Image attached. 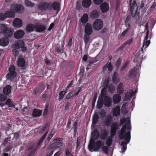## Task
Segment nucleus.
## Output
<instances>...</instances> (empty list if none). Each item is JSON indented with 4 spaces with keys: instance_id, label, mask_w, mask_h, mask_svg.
Instances as JSON below:
<instances>
[{
    "instance_id": "nucleus-55",
    "label": "nucleus",
    "mask_w": 156,
    "mask_h": 156,
    "mask_svg": "<svg viewBox=\"0 0 156 156\" xmlns=\"http://www.w3.org/2000/svg\"><path fill=\"white\" fill-rule=\"evenodd\" d=\"M25 5L27 6L33 7L34 5V4L28 0H26L25 1Z\"/></svg>"
},
{
    "instance_id": "nucleus-6",
    "label": "nucleus",
    "mask_w": 156,
    "mask_h": 156,
    "mask_svg": "<svg viewBox=\"0 0 156 156\" xmlns=\"http://www.w3.org/2000/svg\"><path fill=\"white\" fill-rule=\"evenodd\" d=\"M130 10L133 17H135L137 15V6L135 0H130Z\"/></svg>"
},
{
    "instance_id": "nucleus-27",
    "label": "nucleus",
    "mask_w": 156,
    "mask_h": 156,
    "mask_svg": "<svg viewBox=\"0 0 156 156\" xmlns=\"http://www.w3.org/2000/svg\"><path fill=\"white\" fill-rule=\"evenodd\" d=\"M12 87L9 85H7L4 87L3 89V93L5 95H9L11 92Z\"/></svg>"
},
{
    "instance_id": "nucleus-39",
    "label": "nucleus",
    "mask_w": 156,
    "mask_h": 156,
    "mask_svg": "<svg viewBox=\"0 0 156 156\" xmlns=\"http://www.w3.org/2000/svg\"><path fill=\"white\" fill-rule=\"evenodd\" d=\"M5 105H7L8 107H14L15 104L11 99H8L5 103Z\"/></svg>"
},
{
    "instance_id": "nucleus-2",
    "label": "nucleus",
    "mask_w": 156,
    "mask_h": 156,
    "mask_svg": "<svg viewBox=\"0 0 156 156\" xmlns=\"http://www.w3.org/2000/svg\"><path fill=\"white\" fill-rule=\"evenodd\" d=\"M119 127V124L117 122H113L111 125L110 132V136H108L106 141V144L108 146H109L112 144V138L116 135L117 130L118 129Z\"/></svg>"
},
{
    "instance_id": "nucleus-10",
    "label": "nucleus",
    "mask_w": 156,
    "mask_h": 156,
    "mask_svg": "<svg viewBox=\"0 0 156 156\" xmlns=\"http://www.w3.org/2000/svg\"><path fill=\"white\" fill-rule=\"evenodd\" d=\"M38 9L42 11H44L47 9L49 10H52L51 6L49 4L46 2H42L37 7Z\"/></svg>"
},
{
    "instance_id": "nucleus-36",
    "label": "nucleus",
    "mask_w": 156,
    "mask_h": 156,
    "mask_svg": "<svg viewBox=\"0 0 156 156\" xmlns=\"http://www.w3.org/2000/svg\"><path fill=\"white\" fill-rule=\"evenodd\" d=\"M5 15L6 18H13L15 17V14L13 11H8L5 12Z\"/></svg>"
},
{
    "instance_id": "nucleus-11",
    "label": "nucleus",
    "mask_w": 156,
    "mask_h": 156,
    "mask_svg": "<svg viewBox=\"0 0 156 156\" xmlns=\"http://www.w3.org/2000/svg\"><path fill=\"white\" fill-rule=\"evenodd\" d=\"M63 145V143L62 142L58 141L55 142L54 143L51 144L48 147V150H51L54 148H58Z\"/></svg>"
},
{
    "instance_id": "nucleus-15",
    "label": "nucleus",
    "mask_w": 156,
    "mask_h": 156,
    "mask_svg": "<svg viewBox=\"0 0 156 156\" xmlns=\"http://www.w3.org/2000/svg\"><path fill=\"white\" fill-rule=\"evenodd\" d=\"M9 42V38L6 37H3L0 39V45L2 46H6L8 44Z\"/></svg>"
},
{
    "instance_id": "nucleus-61",
    "label": "nucleus",
    "mask_w": 156,
    "mask_h": 156,
    "mask_svg": "<svg viewBox=\"0 0 156 156\" xmlns=\"http://www.w3.org/2000/svg\"><path fill=\"white\" fill-rule=\"evenodd\" d=\"M63 93L64 92L63 91H61L59 92L58 96L59 99V100H62L64 98L65 94H64Z\"/></svg>"
},
{
    "instance_id": "nucleus-47",
    "label": "nucleus",
    "mask_w": 156,
    "mask_h": 156,
    "mask_svg": "<svg viewBox=\"0 0 156 156\" xmlns=\"http://www.w3.org/2000/svg\"><path fill=\"white\" fill-rule=\"evenodd\" d=\"M125 122L129 123L130 120L128 119H126L124 118L122 119H121L119 122L120 125L123 124Z\"/></svg>"
},
{
    "instance_id": "nucleus-33",
    "label": "nucleus",
    "mask_w": 156,
    "mask_h": 156,
    "mask_svg": "<svg viewBox=\"0 0 156 156\" xmlns=\"http://www.w3.org/2000/svg\"><path fill=\"white\" fill-rule=\"evenodd\" d=\"M100 8L102 12H105L109 10V6L108 5L106 2H104L100 5Z\"/></svg>"
},
{
    "instance_id": "nucleus-45",
    "label": "nucleus",
    "mask_w": 156,
    "mask_h": 156,
    "mask_svg": "<svg viewBox=\"0 0 156 156\" xmlns=\"http://www.w3.org/2000/svg\"><path fill=\"white\" fill-rule=\"evenodd\" d=\"M48 133V132L47 131L43 135V136L41 138L40 140L39 141L38 143L37 144V148H38L40 146L41 144L43 142L44 140L45 139V137H46L47 134Z\"/></svg>"
},
{
    "instance_id": "nucleus-26",
    "label": "nucleus",
    "mask_w": 156,
    "mask_h": 156,
    "mask_svg": "<svg viewBox=\"0 0 156 156\" xmlns=\"http://www.w3.org/2000/svg\"><path fill=\"white\" fill-rule=\"evenodd\" d=\"M55 129H52L51 131L50 134L47 138V139L45 142V145L48 144L50 142V140L51 138L52 137L53 135L55 133Z\"/></svg>"
},
{
    "instance_id": "nucleus-21",
    "label": "nucleus",
    "mask_w": 156,
    "mask_h": 156,
    "mask_svg": "<svg viewBox=\"0 0 156 156\" xmlns=\"http://www.w3.org/2000/svg\"><path fill=\"white\" fill-rule=\"evenodd\" d=\"M149 33V30H148L147 32V34L146 35L145 39L144 40V42L141 49H143V48H144L145 45V48H147L150 43V40H148V38Z\"/></svg>"
},
{
    "instance_id": "nucleus-22",
    "label": "nucleus",
    "mask_w": 156,
    "mask_h": 156,
    "mask_svg": "<svg viewBox=\"0 0 156 156\" xmlns=\"http://www.w3.org/2000/svg\"><path fill=\"white\" fill-rule=\"evenodd\" d=\"M49 5L51 6L52 10L53 9L54 10H57L58 12L59 11L60 8V5L57 2H55L52 4H49Z\"/></svg>"
},
{
    "instance_id": "nucleus-63",
    "label": "nucleus",
    "mask_w": 156,
    "mask_h": 156,
    "mask_svg": "<svg viewBox=\"0 0 156 156\" xmlns=\"http://www.w3.org/2000/svg\"><path fill=\"white\" fill-rule=\"evenodd\" d=\"M48 112V107L47 106H46L44 109V111L43 112V115L44 117H45L46 116Z\"/></svg>"
},
{
    "instance_id": "nucleus-53",
    "label": "nucleus",
    "mask_w": 156,
    "mask_h": 156,
    "mask_svg": "<svg viewBox=\"0 0 156 156\" xmlns=\"http://www.w3.org/2000/svg\"><path fill=\"white\" fill-rule=\"evenodd\" d=\"M102 150L106 154H108V147L106 146H103L101 147Z\"/></svg>"
},
{
    "instance_id": "nucleus-49",
    "label": "nucleus",
    "mask_w": 156,
    "mask_h": 156,
    "mask_svg": "<svg viewBox=\"0 0 156 156\" xmlns=\"http://www.w3.org/2000/svg\"><path fill=\"white\" fill-rule=\"evenodd\" d=\"M88 17L87 14H84L81 18V21L83 23H86L88 20Z\"/></svg>"
},
{
    "instance_id": "nucleus-42",
    "label": "nucleus",
    "mask_w": 156,
    "mask_h": 156,
    "mask_svg": "<svg viewBox=\"0 0 156 156\" xmlns=\"http://www.w3.org/2000/svg\"><path fill=\"white\" fill-rule=\"evenodd\" d=\"M136 92H134L133 90L131 92H127L125 94V96L126 98L127 99H129L133 96Z\"/></svg>"
},
{
    "instance_id": "nucleus-57",
    "label": "nucleus",
    "mask_w": 156,
    "mask_h": 156,
    "mask_svg": "<svg viewBox=\"0 0 156 156\" xmlns=\"http://www.w3.org/2000/svg\"><path fill=\"white\" fill-rule=\"evenodd\" d=\"M12 148V146L11 145H9L4 149L3 150V151L5 152H8L10 151Z\"/></svg>"
},
{
    "instance_id": "nucleus-5",
    "label": "nucleus",
    "mask_w": 156,
    "mask_h": 156,
    "mask_svg": "<svg viewBox=\"0 0 156 156\" xmlns=\"http://www.w3.org/2000/svg\"><path fill=\"white\" fill-rule=\"evenodd\" d=\"M136 54L133 59V62L137 63V64H141L143 56L144 55V49H137L136 51Z\"/></svg>"
},
{
    "instance_id": "nucleus-30",
    "label": "nucleus",
    "mask_w": 156,
    "mask_h": 156,
    "mask_svg": "<svg viewBox=\"0 0 156 156\" xmlns=\"http://www.w3.org/2000/svg\"><path fill=\"white\" fill-rule=\"evenodd\" d=\"M17 76L16 72L11 73L9 72L6 76V77L8 80H12L14 79Z\"/></svg>"
},
{
    "instance_id": "nucleus-17",
    "label": "nucleus",
    "mask_w": 156,
    "mask_h": 156,
    "mask_svg": "<svg viewBox=\"0 0 156 156\" xmlns=\"http://www.w3.org/2000/svg\"><path fill=\"white\" fill-rule=\"evenodd\" d=\"M22 24V21L21 19L19 18H15L13 22V25L16 27L19 28L21 27Z\"/></svg>"
},
{
    "instance_id": "nucleus-16",
    "label": "nucleus",
    "mask_w": 156,
    "mask_h": 156,
    "mask_svg": "<svg viewBox=\"0 0 156 156\" xmlns=\"http://www.w3.org/2000/svg\"><path fill=\"white\" fill-rule=\"evenodd\" d=\"M137 73V69L134 67L129 71L128 76L130 78H134L136 77Z\"/></svg>"
},
{
    "instance_id": "nucleus-14",
    "label": "nucleus",
    "mask_w": 156,
    "mask_h": 156,
    "mask_svg": "<svg viewBox=\"0 0 156 156\" xmlns=\"http://www.w3.org/2000/svg\"><path fill=\"white\" fill-rule=\"evenodd\" d=\"M79 89L77 91L76 93L75 92V90H73L69 92L68 94H67L66 97V98L68 99H70L71 97L75 96V95H78L79 94V92L81 90V88L80 87H79Z\"/></svg>"
},
{
    "instance_id": "nucleus-59",
    "label": "nucleus",
    "mask_w": 156,
    "mask_h": 156,
    "mask_svg": "<svg viewBox=\"0 0 156 156\" xmlns=\"http://www.w3.org/2000/svg\"><path fill=\"white\" fill-rule=\"evenodd\" d=\"M16 68L15 66L11 65L9 68V72L11 73L16 72L15 71Z\"/></svg>"
},
{
    "instance_id": "nucleus-31",
    "label": "nucleus",
    "mask_w": 156,
    "mask_h": 156,
    "mask_svg": "<svg viewBox=\"0 0 156 156\" xmlns=\"http://www.w3.org/2000/svg\"><path fill=\"white\" fill-rule=\"evenodd\" d=\"M99 132L98 130L96 129H94L91 134L92 140H97L99 137Z\"/></svg>"
},
{
    "instance_id": "nucleus-25",
    "label": "nucleus",
    "mask_w": 156,
    "mask_h": 156,
    "mask_svg": "<svg viewBox=\"0 0 156 156\" xmlns=\"http://www.w3.org/2000/svg\"><path fill=\"white\" fill-rule=\"evenodd\" d=\"M42 113L41 110L37 108H34L32 112V116L33 117H36L40 116Z\"/></svg>"
},
{
    "instance_id": "nucleus-28",
    "label": "nucleus",
    "mask_w": 156,
    "mask_h": 156,
    "mask_svg": "<svg viewBox=\"0 0 156 156\" xmlns=\"http://www.w3.org/2000/svg\"><path fill=\"white\" fill-rule=\"evenodd\" d=\"M112 80L116 84L119 82V74L117 72H115L113 73L112 77Z\"/></svg>"
},
{
    "instance_id": "nucleus-54",
    "label": "nucleus",
    "mask_w": 156,
    "mask_h": 156,
    "mask_svg": "<svg viewBox=\"0 0 156 156\" xmlns=\"http://www.w3.org/2000/svg\"><path fill=\"white\" fill-rule=\"evenodd\" d=\"M106 90L105 89H103L102 90L101 92V96L102 98L105 97H108V96L106 95Z\"/></svg>"
},
{
    "instance_id": "nucleus-56",
    "label": "nucleus",
    "mask_w": 156,
    "mask_h": 156,
    "mask_svg": "<svg viewBox=\"0 0 156 156\" xmlns=\"http://www.w3.org/2000/svg\"><path fill=\"white\" fill-rule=\"evenodd\" d=\"M103 104V101H98L97 105V108L99 109H101L102 107Z\"/></svg>"
},
{
    "instance_id": "nucleus-43",
    "label": "nucleus",
    "mask_w": 156,
    "mask_h": 156,
    "mask_svg": "<svg viewBox=\"0 0 156 156\" xmlns=\"http://www.w3.org/2000/svg\"><path fill=\"white\" fill-rule=\"evenodd\" d=\"M107 68L108 69V70L109 71H111L113 68V66L111 65V62H109L108 64V63L106 64V65L103 67V71L105 70Z\"/></svg>"
},
{
    "instance_id": "nucleus-41",
    "label": "nucleus",
    "mask_w": 156,
    "mask_h": 156,
    "mask_svg": "<svg viewBox=\"0 0 156 156\" xmlns=\"http://www.w3.org/2000/svg\"><path fill=\"white\" fill-rule=\"evenodd\" d=\"M91 3V0H83L82 2L83 6L85 8L88 7Z\"/></svg>"
},
{
    "instance_id": "nucleus-4",
    "label": "nucleus",
    "mask_w": 156,
    "mask_h": 156,
    "mask_svg": "<svg viewBox=\"0 0 156 156\" xmlns=\"http://www.w3.org/2000/svg\"><path fill=\"white\" fill-rule=\"evenodd\" d=\"M14 31L12 29L8 28L6 25L0 24V33L4 34L8 37H10L13 35Z\"/></svg>"
},
{
    "instance_id": "nucleus-50",
    "label": "nucleus",
    "mask_w": 156,
    "mask_h": 156,
    "mask_svg": "<svg viewBox=\"0 0 156 156\" xmlns=\"http://www.w3.org/2000/svg\"><path fill=\"white\" fill-rule=\"evenodd\" d=\"M7 98V96L3 94L0 93V102H2L5 101Z\"/></svg>"
},
{
    "instance_id": "nucleus-32",
    "label": "nucleus",
    "mask_w": 156,
    "mask_h": 156,
    "mask_svg": "<svg viewBox=\"0 0 156 156\" xmlns=\"http://www.w3.org/2000/svg\"><path fill=\"white\" fill-rule=\"evenodd\" d=\"M123 85V83L122 82L120 83L118 85L117 90V93L119 94H121L124 91L122 87Z\"/></svg>"
},
{
    "instance_id": "nucleus-46",
    "label": "nucleus",
    "mask_w": 156,
    "mask_h": 156,
    "mask_svg": "<svg viewBox=\"0 0 156 156\" xmlns=\"http://www.w3.org/2000/svg\"><path fill=\"white\" fill-rule=\"evenodd\" d=\"M43 91V90L40 87L37 86L36 88L33 91V94L36 95L37 94H40Z\"/></svg>"
},
{
    "instance_id": "nucleus-51",
    "label": "nucleus",
    "mask_w": 156,
    "mask_h": 156,
    "mask_svg": "<svg viewBox=\"0 0 156 156\" xmlns=\"http://www.w3.org/2000/svg\"><path fill=\"white\" fill-rule=\"evenodd\" d=\"M108 91L110 93H112L114 90V87L112 84H110L108 86Z\"/></svg>"
},
{
    "instance_id": "nucleus-23",
    "label": "nucleus",
    "mask_w": 156,
    "mask_h": 156,
    "mask_svg": "<svg viewBox=\"0 0 156 156\" xmlns=\"http://www.w3.org/2000/svg\"><path fill=\"white\" fill-rule=\"evenodd\" d=\"M24 33L22 30H19L16 31L14 34V36L15 38L19 39L22 38L24 35Z\"/></svg>"
},
{
    "instance_id": "nucleus-13",
    "label": "nucleus",
    "mask_w": 156,
    "mask_h": 156,
    "mask_svg": "<svg viewBox=\"0 0 156 156\" xmlns=\"http://www.w3.org/2000/svg\"><path fill=\"white\" fill-rule=\"evenodd\" d=\"M103 103L105 107H109L111 106L112 103V99L109 96L105 97L103 98Z\"/></svg>"
},
{
    "instance_id": "nucleus-7",
    "label": "nucleus",
    "mask_w": 156,
    "mask_h": 156,
    "mask_svg": "<svg viewBox=\"0 0 156 156\" xmlns=\"http://www.w3.org/2000/svg\"><path fill=\"white\" fill-rule=\"evenodd\" d=\"M113 117L111 114H108L103 119V123L105 126H111V125L113 123Z\"/></svg>"
},
{
    "instance_id": "nucleus-35",
    "label": "nucleus",
    "mask_w": 156,
    "mask_h": 156,
    "mask_svg": "<svg viewBox=\"0 0 156 156\" xmlns=\"http://www.w3.org/2000/svg\"><path fill=\"white\" fill-rule=\"evenodd\" d=\"M72 151V149L71 147L68 146L65 150V154L66 156H73V155L71 153Z\"/></svg>"
},
{
    "instance_id": "nucleus-40",
    "label": "nucleus",
    "mask_w": 156,
    "mask_h": 156,
    "mask_svg": "<svg viewBox=\"0 0 156 156\" xmlns=\"http://www.w3.org/2000/svg\"><path fill=\"white\" fill-rule=\"evenodd\" d=\"M35 29V26L32 24L28 25L26 27V31L27 32H31Z\"/></svg>"
},
{
    "instance_id": "nucleus-44",
    "label": "nucleus",
    "mask_w": 156,
    "mask_h": 156,
    "mask_svg": "<svg viewBox=\"0 0 156 156\" xmlns=\"http://www.w3.org/2000/svg\"><path fill=\"white\" fill-rule=\"evenodd\" d=\"M99 119L98 115L97 114H95L93 117L92 125H95L98 122Z\"/></svg>"
},
{
    "instance_id": "nucleus-64",
    "label": "nucleus",
    "mask_w": 156,
    "mask_h": 156,
    "mask_svg": "<svg viewBox=\"0 0 156 156\" xmlns=\"http://www.w3.org/2000/svg\"><path fill=\"white\" fill-rule=\"evenodd\" d=\"M36 152V148L34 149L33 150L28 153L27 156H32Z\"/></svg>"
},
{
    "instance_id": "nucleus-8",
    "label": "nucleus",
    "mask_w": 156,
    "mask_h": 156,
    "mask_svg": "<svg viewBox=\"0 0 156 156\" xmlns=\"http://www.w3.org/2000/svg\"><path fill=\"white\" fill-rule=\"evenodd\" d=\"M10 9L13 11L14 12L22 13L24 11L23 7L20 5L17 4H12L11 5Z\"/></svg>"
},
{
    "instance_id": "nucleus-19",
    "label": "nucleus",
    "mask_w": 156,
    "mask_h": 156,
    "mask_svg": "<svg viewBox=\"0 0 156 156\" xmlns=\"http://www.w3.org/2000/svg\"><path fill=\"white\" fill-rule=\"evenodd\" d=\"M120 95L119 94H115L113 95L112 100L115 104H118L120 102L121 98Z\"/></svg>"
},
{
    "instance_id": "nucleus-12",
    "label": "nucleus",
    "mask_w": 156,
    "mask_h": 156,
    "mask_svg": "<svg viewBox=\"0 0 156 156\" xmlns=\"http://www.w3.org/2000/svg\"><path fill=\"white\" fill-rule=\"evenodd\" d=\"M24 42L22 41L19 40L16 42L12 45V48L16 49L23 48H24Z\"/></svg>"
},
{
    "instance_id": "nucleus-1",
    "label": "nucleus",
    "mask_w": 156,
    "mask_h": 156,
    "mask_svg": "<svg viewBox=\"0 0 156 156\" xmlns=\"http://www.w3.org/2000/svg\"><path fill=\"white\" fill-rule=\"evenodd\" d=\"M127 126L126 125H123L121 128L119 133V137L120 140H124L125 141L122 142L121 145L122 147L121 149V152H124L127 149L126 145L129 144L131 139V133L130 132L126 133Z\"/></svg>"
},
{
    "instance_id": "nucleus-37",
    "label": "nucleus",
    "mask_w": 156,
    "mask_h": 156,
    "mask_svg": "<svg viewBox=\"0 0 156 156\" xmlns=\"http://www.w3.org/2000/svg\"><path fill=\"white\" fill-rule=\"evenodd\" d=\"M17 64L19 67H24L25 64V62L24 59L23 58H19L17 61Z\"/></svg>"
},
{
    "instance_id": "nucleus-18",
    "label": "nucleus",
    "mask_w": 156,
    "mask_h": 156,
    "mask_svg": "<svg viewBox=\"0 0 156 156\" xmlns=\"http://www.w3.org/2000/svg\"><path fill=\"white\" fill-rule=\"evenodd\" d=\"M108 135V132L105 129H102L101 132L100 138L102 140H104L107 138Z\"/></svg>"
},
{
    "instance_id": "nucleus-38",
    "label": "nucleus",
    "mask_w": 156,
    "mask_h": 156,
    "mask_svg": "<svg viewBox=\"0 0 156 156\" xmlns=\"http://www.w3.org/2000/svg\"><path fill=\"white\" fill-rule=\"evenodd\" d=\"M37 144L35 145V143L34 142H32L29 143L28 144V151H31L33 150L34 149L36 148V151L37 148Z\"/></svg>"
},
{
    "instance_id": "nucleus-60",
    "label": "nucleus",
    "mask_w": 156,
    "mask_h": 156,
    "mask_svg": "<svg viewBox=\"0 0 156 156\" xmlns=\"http://www.w3.org/2000/svg\"><path fill=\"white\" fill-rule=\"evenodd\" d=\"M121 62L122 61L119 58L117 60L115 64V66L118 69L119 68V66L121 65Z\"/></svg>"
},
{
    "instance_id": "nucleus-3",
    "label": "nucleus",
    "mask_w": 156,
    "mask_h": 156,
    "mask_svg": "<svg viewBox=\"0 0 156 156\" xmlns=\"http://www.w3.org/2000/svg\"><path fill=\"white\" fill-rule=\"evenodd\" d=\"M104 145V142L101 140H98L96 142L94 140H91L88 148L90 150H93L94 151H98Z\"/></svg>"
},
{
    "instance_id": "nucleus-48",
    "label": "nucleus",
    "mask_w": 156,
    "mask_h": 156,
    "mask_svg": "<svg viewBox=\"0 0 156 156\" xmlns=\"http://www.w3.org/2000/svg\"><path fill=\"white\" fill-rule=\"evenodd\" d=\"M89 35H86L84 36V41L86 44L85 48H88V42L89 40V37L88 36Z\"/></svg>"
},
{
    "instance_id": "nucleus-24",
    "label": "nucleus",
    "mask_w": 156,
    "mask_h": 156,
    "mask_svg": "<svg viewBox=\"0 0 156 156\" xmlns=\"http://www.w3.org/2000/svg\"><path fill=\"white\" fill-rule=\"evenodd\" d=\"M85 32L87 35L91 34L92 32L91 26L89 24L87 23L85 26Z\"/></svg>"
},
{
    "instance_id": "nucleus-58",
    "label": "nucleus",
    "mask_w": 156,
    "mask_h": 156,
    "mask_svg": "<svg viewBox=\"0 0 156 156\" xmlns=\"http://www.w3.org/2000/svg\"><path fill=\"white\" fill-rule=\"evenodd\" d=\"M48 126V124H45L42 128L39 131V133L41 134L43 133L47 128Z\"/></svg>"
},
{
    "instance_id": "nucleus-34",
    "label": "nucleus",
    "mask_w": 156,
    "mask_h": 156,
    "mask_svg": "<svg viewBox=\"0 0 156 156\" xmlns=\"http://www.w3.org/2000/svg\"><path fill=\"white\" fill-rule=\"evenodd\" d=\"M99 16V13L96 10H94L92 11L90 14V17L94 19L98 18Z\"/></svg>"
},
{
    "instance_id": "nucleus-9",
    "label": "nucleus",
    "mask_w": 156,
    "mask_h": 156,
    "mask_svg": "<svg viewBox=\"0 0 156 156\" xmlns=\"http://www.w3.org/2000/svg\"><path fill=\"white\" fill-rule=\"evenodd\" d=\"M103 26V22L101 20L99 19L95 20L93 25L94 29L97 30H101Z\"/></svg>"
},
{
    "instance_id": "nucleus-62",
    "label": "nucleus",
    "mask_w": 156,
    "mask_h": 156,
    "mask_svg": "<svg viewBox=\"0 0 156 156\" xmlns=\"http://www.w3.org/2000/svg\"><path fill=\"white\" fill-rule=\"evenodd\" d=\"M6 17L5 15V13L4 14L3 13H0V20H4Z\"/></svg>"
},
{
    "instance_id": "nucleus-52",
    "label": "nucleus",
    "mask_w": 156,
    "mask_h": 156,
    "mask_svg": "<svg viewBox=\"0 0 156 156\" xmlns=\"http://www.w3.org/2000/svg\"><path fill=\"white\" fill-rule=\"evenodd\" d=\"M97 94H94V97L93 98L92 102V107L93 108L95 106V102H96V99L97 98Z\"/></svg>"
},
{
    "instance_id": "nucleus-29",
    "label": "nucleus",
    "mask_w": 156,
    "mask_h": 156,
    "mask_svg": "<svg viewBox=\"0 0 156 156\" xmlns=\"http://www.w3.org/2000/svg\"><path fill=\"white\" fill-rule=\"evenodd\" d=\"M46 29L45 26L42 24H37L35 26V29L38 32H41L44 30Z\"/></svg>"
},
{
    "instance_id": "nucleus-20",
    "label": "nucleus",
    "mask_w": 156,
    "mask_h": 156,
    "mask_svg": "<svg viewBox=\"0 0 156 156\" xmlns=\"http://www.w3.org/2000/svg\"><path fill=\"white\" fill-rule=\"evenodd\" d=\"M112 115L115 117L119 116L120 113V107L119 106H116L112 110Z\"/></svg>"
}]
</instances>
